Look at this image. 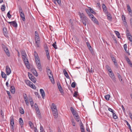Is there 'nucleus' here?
<instances>
[{
	"mask_svg": "<svg viewBox=\"0 0 132 132\" xmlns=\"http://www.w3.org/2000/svg\"><path fill=\"white\" fill-rule=\"evenodd\" d=\"M79 15L81 20L82 22L85 26H86V24L88 23V19L83 13H81L79 12Z\"/></svg>",
	"mask_w": 132,
	"mask_h": 132,
	"instance_id": "f257e3e1",
	"label": "nucleus"
},
{
	"mask_svg": "<svg viewBox=\"0 0 132 132\" xmlns=\"http://www.w3.org/2000/svg\"><path fill=\"white\" fill-rule=\"evenodd\" d=\"M47 75L48 76V77L52 84H54L55 83L52 74V72L50 70H48L47 71Z\"/></svg>",
	"mask_w": 132,
	"mask_h": 132,
	"instance_id": "f03ea898",
	"label": "nucleus"
},
{
	"mask_svg": "<svg viewBox=\"0 0 132 132\" xmlns=\"http://www.w3.org/2000/svg\"><path fill=\"white\" fill-rule=\"evenodd\" d=\"M19 12L20 13V16L22 20L23 21H25V16L23 11L21 7H19Z\"/></svg>",
	"mask_w": 132,
	"mask_h": 132,
	"instance_id": "7ed1b4c3",
	"label": "nucleus"
},
{
	"mask_svg": "<svg viewBox=\"0 0 132 132\" xmlns=\"http://www.w3.org/2000/svg\"><path fill=\"white\" fill-rule=\"evenodd\" d=\"M27 57V56H25L22 57L26 67L27 68L29 69L30 68V66L29 64V62Z\"/></svg>",
	"mask_w": 132,
	"mask_h": 132,
	"instance_id": "20e7f679",
	"label": "nucleus"
},
{
	"mask_svg": "<svg viewBox=\"0 0 132 132\" xmlns=\"http://www.w3.org/2000/svg\"><path fill=\"white\" fill-rule=\"evenodd\" d=\"M28 75L29 78L34 83L36 82V79L32 74L28 72Z\"/></svg>",
	"mask_w": 132,
	"mask_h": 132,
	"instance_id": "39448f33",
	"label": "nucleus"
},
{
	"mask_svg": "<svg viewBox=\"0 0 132 132\" xmlns=\"http://www.w3.org/2000/svg\"><path fill=\"white\" fill-rule=\"evenodd\" d=\"M35 61L37 68L40 71H41L42 70V69L40 60Z\"/></svg>",
	"mask_w": 132,
	"mask_h": 132,
	"instance_id": "423d86ee",
	"label": "nucleus"
},
{
	"mask_svg": "<svg viewBox=\"0 0 132 132\" xmlns=\"http://www.w3.org/2000/svg\"><path fill=\"white\" fill-rule=\"evenodd\" d=\"M2 47L4 50L5 52L6 55L9 57L10 56V54L7 47H6L4 45H3Z\"/></svg>",
	"mask_w": 132,
	"mask_h": 132,
	"instance_id": "0eeeda50",
	"label": "nucleus"
},
{
	"mask_svg": "<svg viewBox=\"0 0 132 132\" xmlns=\"http://www.w3.org/2000/svg\"><path fill=\"white\" fill-rule=\"evenodd\" d=\"M91 16H90V18L96 24L98 25L99 23L98 22L97 20L94 17V16L93 15H91Z\"/></svg>",
	"mask_w": 132,
	"mask_h": 132,
	"instance_id": "6e6552de",
	"label": "nucleus"
},
{
	"mask_svg": "<svg viewBox=\"0 0 132 132\" xmlns=\"http://www.w3.org/2000/svg\"><path fill=\"white\" fill-rule=\"evenodd\" d=\"M5 70L7 75H9L11 73V70L8 65L6 66Z\"/></svg>",
	"mask_w": 132,
	"mask_h": 132,
	"instance_id": "1a4fd4ad",
	"label": "nucleus"
},
{
	"mask_svg": "<svg viewBox=\"0 0 132 132\" xmlns=\"http://www.w3.org/2000/svg\"><path fill=\"white\" fill-rule=\"evenodd\" d=\"M122 18L123 22V23L124 26L126 27H128L127 22L126 19L125 17L123 15L122 16Z\"/></svg>",
	"mask_w": 132,
	"mask_h": 132,
	"instance_id": "9d476101",
	"label": "nucleus"
},
{
	"mask_svg": "<svg viewBox=\"0 0 132 132\" xmlns=\"http://www.w3.org/2000/svg\"><path fill=\"white\" fill-rule=\"evenodd\" d=\"M112 60L114 62L115 65L117 67L118 66V63L116 61V58L112 55H111L110 56Z\"/></svg>",
	"mask_w": 132,
	"mask_h": 132,
	"instance_id": "9b49d317",
	"label": "nucleus"
},
{
	"mask_svg": "<svg viewBox=\"0 0 132 132\" xmlns=\"http://www.w3.org/2000/svg\"><path fill=\"white\" fill-rule=\"evenodd\" d=\"M102 7L104 13H108L107 8L104 4H102Z\"/></svg>",
	"mask_w": 132,
	"mask_h": 132,
	"instance_id": "f8f14e48",
	"label": "nucleus"
},
{
	"mask_svg": "<svg viewBox=\"0 0 132 132\" xmlns=\"http://www.w3.org/2000/svg\"><path fill=\"white\" fill-rule=\"evenodd\" d=\"M70 110L72 114L74 116V117L76 116V115L77 116L78 115L77 112L74 109L73 107H71Z\"/></svg>",
	"mask_w": 132,
	"mask_h": 132,
	"instance_id": "ddd939ff",
	"label": "nucleus"
},
{
	"mask_svg": "<svg viewBox=\"0 0 132 132\" xmlns=\"http://www.w3.org/2000/svg\"><path fill=\"white\" fill-rule=\"evenodd\" d=\"M57 85L58 86V89H59L60 91V92L61 93H63V90L61 87L60 83L59 82H58L57 83Z\"/></svg>",
	"mask_w": 132,
	"mask_h": 132,
	"instance_id": "4468645a",
	"label": "nucleus"
},
{
	"mask_svg": "<svg viewBox=\"0 0 132 132\" xmlns=\"http://www.w3.org/2000/svg\"><path fill=\"white\" fill-rule=\"evenodd\" d=\"M109 75L112 80H113L114 82H115L116 81V78L113 73L112 72L110 73L109 74Z\"/></svg>",
	"mask_w": 132,
	"mask_h": 132,
	"instance_id": "2eb2a0df",
	"label": "nucleus"
},
{
	"mask_svg": "<svg viewBox=\"0 0 132 132\" xmlns=\"http://www.w3.org/2000/svg\"><path fill=\"white\" fill-rule=\"evenodd\" d=\"M40 92L43 98L44 99L45 96V94L44 90L42 89H40Z\"/></svg>",
	"mask_w": 132,
	"mask_h": 132,
	"instance_id": "dca6fc26",
	"label": "nucleus"
},
{
	"mask_svg": "<svg viewBox=\"0 0 132 132\" xmlns=\"http://www.w3.org/2000/svg\"><path fill=\"white\" fill-rule=\"evenodd\" d=\"M79 125L80 126V129L81 130V132H85V130L83 124L81 121H80Z\"/></svg>",
	"mask_w": 132,
	"mask_h": 132,
	"instance_id": "f3484780",
	"label": "nucleus"
},
{
	"mask_svg": "<svg viewBox=\"0 0 132 132\" xmlns=\"http://www.w3.org/2000/svg\"><path fill=\"white\" fill-rule=\"evenodd\" d=\"M63 72L64 73L65 76L67 79H69L70 77L69 76L68 73L65 69L63 70Z\"/></svg>",
	"mask_w": 132,
	"mask_h": 132,
	"instance_id": "a211bd4d",
	"label": "nucleus"
},
{
	"mask_svg": "<svg viewBox=\"0 0 132 132\" xmlns=\"http://www.w3.org/2000/svg\"><path fill=\"white\" fill-rule=\"evenodd\" d=\"M34 55L35 61L39 60V57L38 54L36 51L34 52Z\"/></svg>",
	"mask_w": 132,
	"mask_h": 132,
	"instance_id": "6ab92c4d",
	"label": "nucleus"
},
{
	"mask_svg": "<svg viewBox=\"0 0 132 132\" xmlns=\"http://www.w3.org/2000/svg\"><path fill=\"white\" fill-rule=\"evenodd\" d=\"M31 71L33 73L34 75L36 76H38V74L37 72V71L36 70L34 69H32L31 70Z\"/></svg>",
	"mask_w": 132,
	"mask_h": 132,
	"instance_id": "aec40b11",
	"label": "nucleus"
},
{
	"mask_svg": "<svg viewBox=\"0 0 132 132\" xmlns=\"http://www.w3.org/2000/svg\"><path fill=\"white\" fill-rule=\"evenodd\" d=\"M36 110V111L37 117L39 118H41V116L40 115L41 114L39 109L38 110Z\"/></svg>",
	"mask_w": 132,
	"mask_h": 132,
	"instance_id": "412c9836",
	"label": "nucleus"
},
{
	"mask_svg": "<svg viewBox=\"0 0 132 132\" xmlns=\"http://www.w3.org/2000/svg\"><path fill=\"white\" fill-rule=\"evenodd\" d=\"M3 31L4 35L5 36H7V31L6 28L4 27L3 28Z\"/></svg>",
	"mask_w": 132,
	"mask_h": 132,
	"instance_id": "4be33fe9",
	"label": "nucleus"
},
{
	"mask_svg": "<svg viewBox=\"0 0 132 132\" xmlns=\"http://www.w3.org/2000/svg\"><path fill=\"white\" fill-rule=\"evenodd\" d=\"M52 110H57L55 104L53 103L52 104V105L51 107Z\"/></svg>",
	"mask_w": 132,
	"mask_h": 132,
	"instance_id": "5701e85b",
	"label": "nucleus"
},
{
	"mask_svg": "<svg viewBox=\"0 0 132 132\" xmlns=\"http://www.w3.org/2000/svg\"><path fill=\"white\" fill-rule=\"evenodd\" d=\"M11 92L13 94H14L15 93V88L14 86H11Z\"/></svg>",
	"mask_w": 132,
	"mask_h": 132,
	"instance_id": "b1692460",
	"label": "nucleus"
},
{
	"mask_svg": "<svg viewBox=\"0 0 132 132\" xmlns=\"http://www.w3.org/2000/svg\"><path fill=\"white\" fill-rule=\"evenodd\" d=\"M11 26H12L13 27L16 28L17 27V24L16 22L15 21H12V22L11 25Z\"/></svg>",
	"mask_w": 132,
	"mask_h": 132,
	"instance_id": "393cba45",
	"label": "nucleus"
},
{
	"mask_svg": "<svg viewBox=\"0 0 132 132\" xmlns=\"http://www.w3.org/2000/svg\"><path fill=\"white\" fill-rule=\"evenodd\" d=\"M85 11L88 14V15L89 16V17H90V16H91V15H93L90 12V11L89 10H88V9H85Z\"/></svg>",
	"mask_w": 132,
	"mask_h": 132,
	"instance_id": "a878e982",
	"label": "nucleus"
},
{
	"mask_svg": "<svg viewBox=\"0 0 132 132\" xmlns=\"http://www.w3.org/2000/svg\"><path fill=\"white\" fill-rule=\"evenodd\" d=\"M127 6L128 11L129 12V13H131V14H132V11L129 5L128 4H127Z\"/></svg>",
	"mask_w": 132,
	"mask_h": 132,
	"instance_id": "bb28decb",
	"label": "nucleus"
},
{
	"mask_svg": "<svg viewBox=\"0 0 132 132\" xmlns=\"http://www.w3.org/2000/svg\"><path fill=\"white\" fill-rule=\"evenodd\" d=\"M19 122L21 126H22L23 125V120L21 118H20L19 119Z\"/></svg>",
	"mask_w": 132,
	"mask_h": 132,
	"instance_id": "cd10ccee",
	"label": "nucleus"
},
{
	"mask_svg": "<svg viewBox=\"0 0 132 132\" xmlns=\"http://www.w3.org/2000/svg\"><path fill=\"white\" fill-rule=\"evenodd\" d=\"M21 53L22 56V57L27 56V55L25 51L24 50H22L21 51Z\"/></svg>",
	"mask_w": 132,
	"mask_h": 132,
	"instance_id": "c85d7f7f",
	"label": "nucleus"
},
{
	"mask_svg": "<svg viewBox=\"0 0 132 132\" xmlns=\"http://www.w3.org/2000/svg\"><path fill=\"white\" fill-rule=\"evenodd\" d=\"M35 46L37 47H39L40 44V41H35Z\"/></svg>",
	"mask_w": 132,
	"mask_h": 132,
	"instance_id": "c756f323",
	"label": "nucleus"
},
{
	"mask_svg": "<svg viewBox=\"0 0 132 132\" xmlns=\"http://www.w3.org/2000/svg\"><path fill=\"white\" fill-rule=\"evenodd\" d=\"M10 124L11 125H14V119L13 117L10 118Z\"/></svg>",
	"mask_w": 132,
	"mask_h": 132,
	"instance_id": "7c9ffc66",
	"label": "nucleus"
},
{
	"mask_svg": "<svg viewBox=\"0 0 132 132\" xmlns=\"http://www.w3.org/2000/svg\"><path fill=\"white\" fill-rule=\"evenodd\" d=\"M46 53L47 57L48 60H49L50 59V56L49 51L47 50L46 52Z\"/></svg>",
	"mask_w": 132,
	"mask_h": 132,
	"instance_id": "2f4dec72",
	"label": "nucleus"
},
{
	"mask_svg": "<svg viewBox=\"0 0 132 132\" xmlns=\"http://www.w3.org/2000/svg\"><path fill=\"white\" fill-rule=\"evenodd\" d=\"M1 73L2 76L3 78H5L6 77V75L4 72L2 71Z\"/></svg>",
	"mask_w": 132,
	"mask_h": 132,
	"instance_id": "473e14b6",
	"label": "nucleus"
},
{
	"mask_svg": "<svg viewBox=\"0 0 132 132\" xmlns=\"http://www.w3.org/2000/svg\"><path fill=\"white\" fill-rule=\"evenodd\" d=\"M74 117L77 121L78 122L79 121V117L78 116V115L77 116L76 115V116Z\"/></svg>",
	"mask_w": 132,
	"mask_h": 132,
	"instance_id": "72a5a7b5",
	"label": "nucleus"
},
{
	"mask_svg": "<svg viewBox=\"0 0 132 132\" xmlns=\"http://www.w3.org/2000/svg\"><path fill=\"white\" fill-rule=\"evenodd\" d=\"M5 5L4 4L3 5H2L1 7V10L3 11H4L5 10Z\"/></svg>",
	"mask_w": 132,
	"mask_h": 132,
	"instance_id": "f704fd0d",
	"label": "nucleus"
},
{
	"mask_svg": "<svg viewBox=\"0 0 132 132\" xmlns=\"http://www.w3.org/2000/svg\"><path fill=\"white\" fill-rule=\"evenodd\" d=\"M29 86L34 89H36V87L32 83L30 84Z\"/></svg>",
	"mask_w": 132,
	"mask_h": 132,
	"instance_id": "c9c22d12",
	"label": "nucleus"
},
{
	"mask_svg": "<svg viewBox=\"0 0 132 132\" xmlns=\"http://www.w3.org/2000/svg\"><path fill=\"white\" fill-rule=\"evenodd\" d=\"M25 82L27 84V85H28L29 86L30 85V84L32 83L30 81L28 80H25Z\"/></svg>",
	"mask_w": 132,
	"mask_h": 132,
	"instance_id": "e433bc0d",
	"label": "nucleus"
},
{
	"mask_svg": "<svg viewBox=\"0 0 132 132\" xmlns=\"http://www.w3.org/2000/svg\"><path fill=\"white\" fill-rule=\"evenodd\" d=\"M20 112L22 114H24V110L22 108H20Z\"/></svg>",
	"mask_w": 132,
	"mask_h": 132,
	"instance_id": "4c0bfd02",
	"label": "nucleus"
},
{
	"mask_svg": "<svg viewBox=\"0 0 132 132\" xmlns=\"http://www.w3.org/2000/svg\"><path fill=\"white\" fill-rule=\"evenodd\" d=\"M29 102L30 103V104L31 106V107H32L33 106V104H34V102L32 101V98L30 99H29Z\"/></svg>",
	"mask_w": 132,
	"mask_h": 132,
	"instance_id": "58836bf2",
	"label": "nucleus"
},
{
	"mask_svg": "<svg viewBox=\"0 0 132 132\" xmlns=\"http://www.w3.org/2000/svg\"><path fill=\"white\" fill-rule=\"evenodd\" d=\"M110 97V95L108 94L105 96V98L107 100H109Z\"/></svg>",
	"mask_w": 132,
	"mask_h": 132,
	"instance_id": "ea45409f",
	"label": "nucleus"
},
{
	"mask_svg": "<svg viewBox=\"0 0 132 132\" xmlns=\"http://www.w3.org/2000/svg\"><path fill=\"white\" fill-rule=\"evenodd\" d=\"M71 122L72 125L74 126H75L76 125V123L74 122L73 119H72L71 120Z\"/></svg>",
	"mask_w": 132,
	"mask_h": 132,
	"instance_id": "a19ab883",
	"label": "nucleus"
},
{
	"mask_svg": "<svg viewBox=\"0 0 132 132\" xmlns=\"http://www.w3.org/2000/svg\"><path fill=\"white\" fill-rule=\"evenodd\" d=\"M53 114L55 118H57L58 117V113H53Z\"/></svg>",
	"mask_w": 132,
	"mask_h": 132,
	"instance_id": "79ce46f5",
	"label": "nucleus"
},
{
	"mask_svg": "<svg viewBox=\"0 0 132 132\" xmlns=\"http://www.w3.org/2000/svg\"><path fill=\"white\" fill-rule=\"evenodd\" d=\"M23 97L24 101L28 100V97L26 94H25L23 95Z\"/></svg>",
	"mask_w": 132,
	"mask_h": 132,
	"instance_id": "37998d69",
	"label": "nucleus"
},
{
	"mask_svg": "<svg viewBox=\"0 0 132 132\" xmlns=\"http://www.w3.org/2000/svg\"><path fill=\"white\" fill-rule=\"evenodd\" d=\"M114 119H117L118 118L117 116L116 115V114L114 112L112 113Z\"/></svg>",
	"mask_w": 132,
	"mask_h": 132,
	"instance_id": "c03bdc74",
	"label": "nucleus"
},
{
	"mask_svg": "<svg viewBox=\"0 0 132 132\" xmlns=\"http://www.w3.org/2000/svg\"><path fill=\"white\" fill-rule=\"evenodd\" d=\"M7 16L9 18V19H10L11 17V15L10 14V11H9L7 13Z\"/></svg>",
	"mask_w": 132,
	"mask_h": 132,
	"instance_id": "a18cd8bd",
	"label": "nucleus"
},
{
	"mask_svg": "<svg viewBox=\"0 0 132 132\" xmlns=\"http://www.w3.org/2000/svg\"><path fill=\"white\" fill-rule=\"evenodd\" d=\"M35 41H40L39 37H35Z\"/></svg>",
	"mask_w": 132,
	"mask_h": 132,
	"instance_id": "49530a36",
	"label": "nucleus"
},
{
	"mask_svg": "<svg viewBox=\"0 0 132 132\" xmlns=\"http://www.w3.org/2000/svg\"><path fill=\"white\" fill-rule=\"evenodd\" d=\"M89 10L90 11V12L93 14H94L95 13V11H94L91 8L89 7Z\"/></svg>",
	"mask_w": 132,
	"mask_h": 132,
	"instance_id": "de8ad7c7",
	"label": "nucleus"
},
{
	"mask_svg": "<svg viewBox=\"0 0 132 132\" xmlns=\"http://www.w3.org/2000/svg\"><path fill=\"white\" fill-rule=\"evenodd\" d=\"M129 40L131 42H132V36L131 35L127 37Z\"/></svg>",
	"mask_w": 132,
	"mask_h": 132,
	"instance_id": "09e8293b",
	"label": "nucleus"
},
{
	"mask_svg": "<svg viewBox=\"0 0 132 132\" xmlns=\"http://www.w3.org/2000/svg\"><path fill=\"white\" fill-rule=\"evenodd\" d=\"M76 83L75 82H73L71 85V86L73 88H75L76 86Z\"/></svg>",
	"mask_w": 132,
	"mask_h": 132,
	"instance_id": "8fccbe9b",
	"label": "nucleus"
},
{
	"mask_svg": "<svg viewBox=\"0 0 132 132\" xmlns=\"http://www.w3.org/2000/svg\"><path fill=\"white\" fill-rule=\"evenodd\" d=\"M88 48L89 49V50L90 51V52L92 53H93L94 52L93 51L92 48V47H91V46H90V47H88Z\"/></svg>",
	"mask_w": 132,
	"mask_h": 132,
	"instance_id": "3c124183",
	"label": "nucleus"
},
{
	"mask_svg": "<svg viewBox=\"0 0 132 132\" xmlns=\"http://www.w3.org/2000/svg\"><path fill=\"white\" fill-rule=\"evenodd\" d=\"M77 93L78 92H75L74 93L73 95V96L76 97H77Z\"/></svg>",
	"mask_w": 132,
	"mask_h": 132,
	"instance_id": "603ef678",
	"label": "nucleus"
},
{
	"mask_svg": "<svg viewBox=\"0 0 132 132\" xmlns=\"http://www.w3.org/2000/svg\"><path fill=\"white\" fill-rule=\"evenodd\" d=\"M125 122L126 123L127 125L128 126V127H129V128H130L131 126H130V124H129V123L127 121H126V120H125Z\"/></svg>",
	"mask_w": 132,
	"mask_h": 132,
	"instance_id": "864d4df0",
	"label": "nucleus"
},
{
	"mask_svg": "<svg viewBox=\"0 0 132 132\" xmlns=\"http://www.w3.org/2000/svg\"><path fill=\"white\" fill-rule=\"evenodd\" d=\"M29 125L30 126L31 128H32L33 126V124L31 122V121H29Z\"/></svg>",
	"mask_w": 132,
	"mask_h": 132,
	"instance_id": "5fc2aeb1",
	"label": "nucleus"
},
{
	"mask_svg": "<svg viewBox=\"0 0 132 132\" xmlns=\"http://www.w3.org/2000/svg\"><path fill=\"white\" fill-rule=\"evenodd\" d=\"M1 114L2 116V118H4V113L3 112V111L2 110H1Z\"/></svg>",
	"mask_w": 132,
	"mask_h": 132,
	"instance_id": "6e6d98bb",
	"label": "nucleus"
},
{
	"mask_svg": "<svg viewBox=\"0 0 132 132\" xmlns=\"http://www.w3.org/2000/svg\"><path fill=\"white\" fill-rule=\"evenodd\" d=\"M108 19L109 20H111V16L110 15L108 14L107 15Z\"/></svg>",
	"mask_w": 132,
	"mask_h": 132,
	"instance_id": "4d7b16f0",
	"label": "nucleus"
},
{
	"mask_svg": "<svg viewBox=\"0 0 132 132\" xmlns=\"http://www.w3.org/2000/svg\"><path fill=\"white\" fill-rule=\"evenodd\" d=\"M34 106L36 108V110H38V109H39L38 108V106L37 104L36 103L34 105Z\"/></svg>",
	"mask_w": 132,
	"mask_h": 132,
	"instance_id": "13d9d810",
	"label": "nucleus"
},
{
	"mask_svg": "<svg viewBox=\"0 0 132 132\" xmlns=\"http://www.w3.org/2000/svg\"><path fill=\"white\" fill-rule=\"evenodd\" d=\"M108 110L110 111L112 113H113L114 112V110L110 108H108Z\"/></svg>",
	"mask_w": 132,
	"mask_h": 132,
	"instance_id": "bf43d9fd",
	"label": "nucleus"
},
{
	"mask_svg": "<svg viewBox=\"0 0 132 132\" xmlns=\"http://www.w3.org/2000/svg\"><path fill=\"white\" fill-rule=\"evenodd\" d=\"M88 71L89 72H91V73H92L94 72V70L92 68H91V69H88Z\"/></svg>",
	"mask_w": 132,
	"mask_h": 132,
	"instance_id": "052dcab7",
	"label": "nucleus"
},
{
	"mask_svg": "<svg viewBox=\"0 0 132 132\" xmlns=\"http://www.w3.org/2000/svg\"><path fill=\"white\" fill-rule=\"evenodd\" d=\"M52 46L55 49H57V45L55 44H52Z\"/></svg>",
	"mask_w": 132,
	"mask_h": 132,
	"instance_id": "680f3d73",
	"label": "nucleus"
},
{
	"mask_svg": "<svg viewBox=\"0 0 132 132\" xmlns=\"http://www.w3.org/2000/svg\"><path fill=\"white\" fill-rule=\"evenodd\" d=\"M6 93L9 96L10 98L11 97V96L10 95V92L9 91H6Z\"/></svg>",
	"mask_w": 132,
	"mask_h": 132,
	"instance_id": "e2e57ef3",
	"label": "nucleus"
},
{
	"mask_svg": "<svg viewBox=\"0 0 132 132\" xmlns=\"http://www.w3.org/2000/svg\"><path fill=\"white\" fill-rule=\"evenodd\" d=\"M39 36V34L38 33V32L36 31L35 32V37H38Z\"/></svg>",
	"mask_w": 132,
	"mask_h": 132,
	"instance_id": "0e129e2a",
	"label": "nucleus"
},
{
	"mask_svg": "<svg viewBox=\"0 0 132 132\" xmlns=\"http://www.w3.org/2000/svg\"><path fill=\"white\" fill-rule=\"evenodd\" d=\"M124 49L125 51H126L127 45L126 44H125L123 45Z\"/></svg>",
	"mask_w": 132,
	"mask_h": 132,
	"instance_id": "69168bd1",
	"label": "nucleus"
},
{
	"mask_svg": "<svg viewBox=\"0 0 132 132\" xmlns=\"http://www.w3.org/2000/svg\"><path fill=\"white\" fill-rule=\"evenodd\" d=\"M40 131H44V129H43V127L41 125H40Z\"/></svg>",
	"mask_w": 132,
	"mask_h": 132,
	"instance_id": "338daca9",
	"label": "nucleus"
},
{
	"mask_svg": "<svg viewBox=\"0 0 132 132\" xmlns=\"http://www.w3.org/2000/svg\"><path fill=\"white\" fill-rule=\"evenodd\" d=\"M125 57L126 61H127V62L130 61L129 59V58H128V57L127 56H125Z\"/></svg>",
	"mask_w": 132,
	"mask_h": 132,
	"instance_id": "774afa93",
	"label": "nucleus"
}]
</instances>
